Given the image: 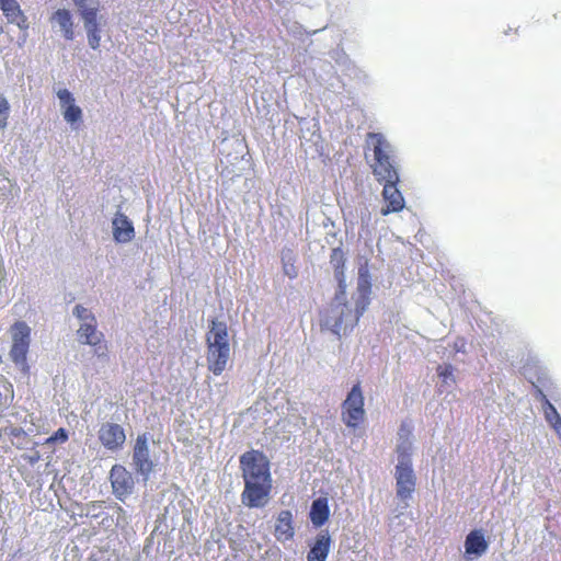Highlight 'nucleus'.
Masks as SVG:
<instances>
[{
    "instance_id": "f257e3e1",
    "label": "nucleus",
    "mask_w": 561,
    "mask_h": 561,
    "mask_svg": "<svg viewBox=\"0 0 561 561\" xmlns=\"http://www.w3.org/2000/svg\"><path fill=\"white\" fill-rule=\"evenodd\" d=\"M240 469L244 482L242 504L249 508L264 507L273 489L268 458L261 450L245 451L240 456Z\"/></svg>"
},
{
    "instance_id": "393cba45",
    "label": "nucleus",
    "mask_w": 561,
    "mask_h": 561,
    "mask_svg": "<svg viewBox=\"0 0 561 561\" xmlns=\"http://www.w3.org/2000/svg\"><path fill=\"white\" fill-rule=\"evenodd\" d=\"M73 314L84 321H91V317H94L87 308L82 307L81 305H77L73 309Z\"/></svg>"
},
{
    "instance_id": "ddd939ff",
    "label": "nucleus",
    "mask_w": 561,
    "mask_h": 561,
    "mask_svg": "<svg viewBox=\"0 0 561 561\" xmlns=\"http://www.w3.org/2000/svg\"><path fill=\"white\" fill-rule=\"evenodd\" d=\"M60 101L65 121L75 129L79 128L82 122V110L76 105L72 93L67 89H60L57 92Z\"/></svg>"
},
{
    "instance_id": "a878e982",
    "label": "nucleus",
    "mask_w": 561,
    "mask_h": 561,
    "mask_svg": "<svg viewBox=\"0 0 561 561\" xmlns=\"http://www.w3.org/2000/svg\"><path fill=\"white\" fill-rule=\"evenodd\" d=\"M437 374L443 381L451 378L454 375V367L451 365H439L437 367Z\"/></svg>"
},
{
    "instance_id": "9b49d317",
    "label": "nucleus",
    "mask_w": 561,
    "mask_h": 561,
    "mask_svg": "<svg viewBox=\"0 0 561 561\" xmlns=\"http://www.w3.org/2000/svg\"><path fill=\"white\" fill-rule=\"evenodd\" d=\"M133 463L136 471L148 479L153 470V462L150 459L147 434H140L136 438L133 449Z\"/></svg>"
},
{
    "instance_id": "c85d7f7f",
    "label": "nucleus",
    "mask_w": 561,
    "mask_h": 561,
    "mask_svg": "<svg viewBox=\"0 0 561 561\" xmlns=\"http://www.w3.org/2000/svg\"><path fill=\"white\" fill-rule=\"evenodd\" d=\"M284 272L285 274L290 277V278H295L297 276V271L295 268V266L293 264L288 265V264H284Z\"/></svg>"
},
{
    "instance_id": "dca6fc26",
    "label": "nucleus",
    "mask_w": 561,
    "mask_h": 561,
    "mask_svg": "<svg viewBox=\"0 0 561 561\" xmlns=\"http://www.w3.org/2000/svg\"><path fill=\"white\" fill-rule=\"evenodd\" d=\"M113 237L116 242L126 243L134 239L135 229L131 221L124 214H116L113 220Z\"/></svg>"
},
{
    "instance_id": "0eeeda50",
    "label": "nucleus",
    "mask_w": 561,
    "mask_h": 561,
    "mask_svg": "<svg viewBox=\"0 0 561 561\" xmlns=\"http://www.w3.org/2000/svg\"><path fill=\"white\" fill-rule=\"evenodd\" d=\"M12 345L10 350V358L12 362L21 366L24 373L28 371V365L26 363V357L30 348L31 342V329L23 321H16L12 328Z\"/></svg>"
},
{
    "instance_id": "423d86ee",
    "label": "nucleus",
    "mask_w": 561,
    "mask_h": 561,
    "mask_svg": "<svg viewBox=\"0 0 561 561\" xmlns=\"http://www.w3.org/2000/svg\"><path fill=\"white\" fill-rule=\"evenodd\" d=\"M409 448L398 447L399 463L396 467L397 495L401 500L411 497L415 490L416 478L412 469Z\"/></svg>"
},
{
    "instance_id": "2eb2a0df",
    "label": "nucleus",
    "mask_w": 561,
    "mask_h": 561,
    "mask_svg": "<svg viewBox=\"0 0 561 561\" xmlns=\"http://www.w3.org/2000/svg\"><path fill=\"white\" fill-rule=\"evenodd\" d=\"M382 197L386 203V206L381 208V214L387 216L391 213H398L402 210L405 206L404 198L401 192L398 190V183H382Z\"/></svg>"
},
{
    "instance_id": "cd10ccee",
    "label": "nucleus",
    "mask_w": 561,
    "mask_h": 561,
    "mask_svg": "<svg viewBox=\"0 0 561 561\" xmlns=\"http://www.w3.org/2000/svg\"><path fill=\"white\" fill-rule=\"evenodd\" d=\"M103 504L104 502L103 501H93V502H90L88 505H87V515H89L91 513V511H95V510H100L103 507Z\"/></svg>"
},
{
    "instance_id": "f8f14e48",
    "label": "nucleus",
    "mask_w": 561,
    "mask_h": 561,
    "mask_svg": "<svg viewBox=\"0 0 561 561\" xmlns=\"http://www.w3.org/2000/svg\"><path fill=\"white\" fill-rule=\"evenodd\" d=\"M113 493L118 500H124L134 490V478L122 465H114L110 472Z\"/></svg>"
},
{
    "instance_id": "f3484780",
    "label": "nucleus",
    "mask_w": 561,
    "mask_h": 561,
    "mask_svg": "<svg viewBox=\"0 0 561 561\" xmlns=\"http://www.w3.org/2000/svg\"><path fill=\"white\" fill-rule=\"evenodd\" d=\"M275 538L278 541H288L295 535L293 514L288 510L280 511L275 523Z\"/></svg>"
},
{
    "instance_id": "412c9836",
    "label": "nucleus",
    "mask_w": 561,
    "mask_h": 561,
    "mask_svg": "<svg viewBox=\"0 0 561 561\" xmlns=\"http://www.w3.org/2000/svg\"><path fill=\"white\" fill-rule=\"evenodd\" d=\"M466 553L481 556L488 549V541L480 530H472L465 541Z\"/></svg>"
},
{
    "instance_id": "5701e85b",
    "label": "nucleus",
    "mask_w": 561,
    "mask_h": 561,
    "mask_svg": "<svg viewBox=\"0 0 561 561\" xmlns=\"http://www.w3.org/2000/svg\"><path fill=\"white\" fill-rule=\"evenodd\" d=\"M10 114V104L8 100L0 93V129H4L8 125Z\"/></svg>"
},
{
    "instance_id": "4468645a",
    "label": "nucleus",
    "mask_w": 561,
    "mask_h": 561,
    "mask_svg": "<svg viewBox=\"0 0 561 561\" xmlns=\"http://www.w3.org/2000/svg\"><path fill=\"white\" fill-rule=\"evenodd\" d=\"M0 10L8 23L16 25L23 33L27 32L30 27L28 19L16 0L1 1Z\"/></svg>"
},
{
    "instance_id": "9d476101",
    "label": "nucleus",
    "mask_w": 561,
    "mask_h": 561,
    "mask_svg": "<svg viewBox=\"0 0 561 561\" xmlns=\"http://www.w3.org/2000/svg\"><path fill=\"white\" fill-rule=\"evenodd\" d=\"M98 437L101 445L111 451L122 449L126 442L124 428L119 424L112 422H105L100 426Z\"/></svg>"
},
{
    "instance_id": "39448f33",
    "label": "nucleus",
    "mask_w": 561,
    "mask_h": 561,
    "mask_svg": "<svg viewBox=\"0 0 561 561\" xmlns=\"http://www.w3.org/2000/svg\"><path fill=\"white\" fill-rule=\"evenodd\" d=\"M364 393L360 382H356L341 404V419L350 428H357L365 421Z\"/></svg>"
},
{
    "instance_id": "bb28decb",
    "label": "nucleus",
    "mask_w": 561,
    "mask_h": 561,
    "mask_svg": "<svg viewBox=\"0 0 561 561\" xmlns=\"http://www.w3.org/2000/svg\"><path fill=\"white\" fill-rule=\"evenodd\" d=\"M87 561H110L107 550L100 548L98 551L92 552Z\"/></svg>"
},
{
    "instance_id": "aec40b11",
    "label": "nucleus",
    "mask_w": 561,
    "mask_h": 561,
    "mask_svg": "<svg viewBox=\"0 0 561 561\" xmlns=\"http://www.w3.org/2000/svg\"><path fill=\"white\" fill-rule=\"evenodd\" d=\"M50 21L58 23L62 31L64 37L67 41H72L75 38L72 16L68 10H56L51 15Z\"/></svg>"
},
{
    "instance_id": "20e7f679",
    "label": "nucleus",
    "mask_w": 561,
    "mask_h": 561,
    "mask_svg": "<svg viewBox=\"0 0 561 561\" xmlns=\"http://www.w3.org/2000/svg\"><path fill=\"white\" fill-rule=\"evenodd\" d=\"M367 144L373 149L374 159L370 163L373 174L380 184L399 183V173L390 154V145L381 134L369 133Z\"/></svg>"
},
{
    "instance_id": "4be33fe9",
    "label": "nucleus",
    "mask_w": 561,
    "mask_h": 561,
    "mask_svg": "<svg viewBox=\"0 0 561 561\" xmlns=\"http://www.w3.org/2000/svg\"><path fill=\"white\" fill-rule=\"evenodd\" d=\"M545 417L558 436L561 437V416L548 400H546Z\"/></svg>"
},
{
    "instance_id": "7ed1b4c3",
    "label": "nucleus",
    "mask_w": 561,
    "mask_h": 561,
    "mask_svg": "<svg viewBox=\"0 0 561 561\" xmlns=\"http://www.w3.org/2000/svg\"><path fill=\"white\" fill-rule=\"evenodd\" d=\"M207 367L216 376H219L227 366L230 357L228 328L226 322L213 319L209 331L206 334Z\"/></svg>"
},
{
    "instance_id": "b1692460",
    "label": "nucleus",
    "mask_w": 561,
    "mask_h": 561,
    "mask_svg": "<svg viewBox=\"0 0 561 561\" xmlns=\"http://www.w3.org/2000/svg\"><path fill=\"white\" fill-rule=\"evenodd\" d=\"M68 432L65 428L57 430L51 436H49L45 444L50 445L55 443H66L68 440Z\"/></svg>"
},
{
    "instance_id": "6e6552de",
    "label": "nucleus",
    "mask_w": 561,
    "mask_h": 561,
    "mask_svg": "<svg viewBox=\"0 0 561 561\" xmlns=\"http://www.w3.org/2000/svg\"><path fill=\"white\" fill-rule=\"evenodd\" d=\"M84 22L88 43L92 49H99L101 44L100 27L98 23L99 1L72 0Z\"/></svg>"
},
{
    "instance_id": "a211bd4d",
    "label": "nucleus",
    "mask_w": 561,
    "mask_h": 561,
    "mask_svg": "<svg viewBox=\"0 0 561 561\" xmlns=\"http://www.w3.org/2000/svg\"><path fill=\"white\" fill-rule=\"evenodd\" d=\"M330 516V508L327 497L316 499L309 512V517L313 526L321 527L324 525Z\"/></svg>"
},
{
    "instance_id": "1a4fd4ad",
    "label": "nucleus",
    "mask_w": 561,
    "mask_h": 561,
    "mask_svg": "<svg viewBox=\"0 0 561 561\" xmlns=\"http://www.w3.org/2000/svg\"><path fill=\"white\" fill-rule=\"evenodd\" d=\"M78 341L94 347L95 354L105 356L107 354V345L104 342V335L96 329V319L91 317V321L83 322L77 331Z\"/></svg>"
},
{
    "instance_id": "f03ea898",
    "label": "nucleus",
    "mask_w": 561,
    "mask_h": 561,
    "mask_svg": "<svg viewBox=\"0 0 561 561\" xmlns=\"http://www.w3.org/2000/svg\"><path fill=\"white\" fill-rule=\"evenodd\" d=\"M330 264L333 267L334 276L339 283L340 293L335 296L331 306L324 311L322 323L333 333L340 335L345 333L347 329H353L363 310H357L355 313L348 305L342 301V296L345 294V254L341 248H334L330 254Z\"/></svg>"
},
{
    "instance_id": "6ab92c4d",
    "label": "nucleus",
    "mask_w": 561,
    "mask_h": 561,
    "mask_svg": "<svg viewBox=\"0 0 561 561\" xmlns=\"http://www.w3.org/2000/svg\"><path fill=\"white\" fill-rule=\"evenodd\" d=\"M331 546L330 536L324 534H319L316 537V541L311 547L310 551L307 556V561H325Z\"/></svg>"
},
{
    "instance_id": "c756f323",
    "label": "nucleus",
    "mask_w": 561,
    "mask_h": 561,
    "mask_svg": "<svg viewBox=\"0 0 561 561\" xmlns=\"http://www.w3.org/2000/svg\"><path fill=\"white\" fill-rule=\"evenodd\" d=\"M540 396L543 397L545 401L547 400V398L543 396V392H540Z\"/></svg>"
}]
</instances>
